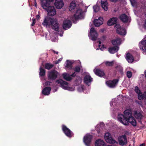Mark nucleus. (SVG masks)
Returning <instances> with one entry per match:
<instances>
[{"label": "nucleus", "mask_w": 146, "mask_h": 146, "mask_svg": "<svg viewBox=\"0 0 146 146\" xmlns=\"http://www.w3.org/2000/svg\"><path fill=\"white\" fill-rule=\"evenodd\" d=\"M54 5L57 9H60L63 6L64 3L62 0H55Z\"/></svg>", "instance_id": "nucleus-16"}, {"label": "nucleus", "mask_w": 146, "mask_h": 146, "mask_svg": "<svg viewBox=\"0 0 146 146\" xmlns=\"http://www.w3.org/2000/svg\"><path fill=\"white\" fill-rule=\"evenodd\" d=\"M93 8L95 12H98L99 9V7L98 6L94 5L93 6Z\"/></svg>", "instance_id": "nucleus-39"}, {"label": "nucleus", "mask_w": 146, "mask_h": 146, "mask_svg": "<svg viewBox=\"0 0 146 146\" xmlns=\"http://www.w3.org/2000/svg\"><path fill=\"white\" fill-rule=\"evenodd\" d=\"M115 25L114 26V28L117 29V30H118V28H120V27H121L120 26V25L119 24H115Z\"/></svg>", "instance_id": "nucleus-43"}, {"label": "nucleus", "mask_w": 146, "mask_h": 146, "mask_svg": "<svg viewBox=\"0 0 146 146\" xmlns=\"http://www.w3.org/2000/svg\"><path fill=\"white\" fill-rule=\"evenodd\" d=\"M119 18L123 23H127L128 21V17L125 14H122L120 15Z\"/></svg>", "instance_id": "nucleus-20"}, {"label": "nucleus", "mask_w": 146, "mask_h": 146, "mask_svg": "<svg viewBox=\"0 0 146 146\" xmlns=\"http://www.w3.org/2000/svg\"><path fill=\"white\" fill-rule=\"evenodd\" d=\"M104 45H102V48H103V47H104Z\"/></svg>", "instance_id": "nucleus-58"}, {"label": "nucleus", "mask_w": 146, "mask_h": 146, "mask_svg": "<svg viewBox=\"0 0 146 146\" xmlns=\"http://www.w3.org/2000/svg\"><path fill=\"white\" fill-rule=\"evenodd\" d=\"M74 70L75 72H79L80 70V66H75L74 68Z\"/></svg>", "instance_id": "nucleus-38"}, {"label": "nucleus", "mask_w": 146, "mask_h": 146, "mask_svg": "<svg viewBox=\"0 0 146 146\" xmlns=\"http://www.w3.org/2000/svg\"><path fill=\"white\" fill-rule=\"evenodd\" d=\"M40 4L42 8L45 10L51 6L50 3L47 0H40Z\"/></svg>", "instance_id": "nucleus-10"}, {"label": "nucleus", "mask_w": 146, "mask_h": 146, "mask_svg": "<svg viewBox=\"0 0 146 146\" xmlns=\"http://www.w3.org/2000/svg\"><path fill=\"white\" fill-rule=\"evenodd\" d=\"M95 73L96 75L100 77H103L105 75L104 71L99 69H96Z\"/></svg>", "instance_id": "nucleus-27"}, {"label": "nucleus", "mask_w": 146, "mask_h": 146, "mask_svg": "<svg viewBox=\"0 0 146 146\" xmlns=\"http://www.w3.org/2000/svg\"><path fill=\"white\" fill-rule=\"evenodd\" d=\"M40 15H37L36 16V18L37 19H38L40 18Z\"/></svg>", "instance_id": "nucleus-48"}, {"label": "nucleus", "mask_w": 146, "mask_h": 146, "mask_svg": "<svg viewBox=\"0 0 146 146\" xmlns=\"http://www.w3.org/2000/svg\"><path fill=\"white\" fill-rule=\"evenodd\" d=\"M51 88L50 87H46L44 88L42 91V93L44 95H48L50 93Z\"/></svg>", "instance_id": "nucleus-25"}, {"label": "nucleus", "mask_w": 146, "mask_h": 146, "mask_svg": "<svg viewBox=\"0 0 146 146\" xmlns=\"http://www.w3.org/2000/svg\"><path fill=\"white\" fill-rule=\"evenodd\" d=\"M129 146H130V145H129Z\"/></svg>", "instance_id": "nucleus-59"}, {"label": "nucleus", "mask_w": 146, "mask_h": 146, "mask_svg": "<svg viewBox=\"0 0 146 146\" xmlns=\"http://www.w3.org/2000/svg\"><path fill=\"white\" fill-rule=\"evenodd\" d=\"M110 1L112 2H116L118 0H110Z\"/></svg>", "instance_id": "nucleus-51"}, {"label": "nucleus", "mask_w": 146, "mask_h": 146, "mask_svg": "<svg viewBox=\"0 0 146 146\" xmlns=\"http://www.w3.org/2000/svg\"><path fill=\"white\" fill-rule=\"evenodd\" d=\"M51 25L53 29L56 31H58L59 29L60 25L58 23L57 20L54 19L53 23Z\"/></svg>", "instance_id": "nucleus-15"}, {"label": "nucleus", "mask_w": 146, "mask_h": 146, "mask_svg": "<svg viewBox=\"0 0 146 146\" xmlns=\"http://www.w3.org/2000/svg\"><path fill=\"white\" fill-rule=\"evenodd\" d=\"M40 72L39 75L40 76H43L45 75L46 70L43 68L41 66H40L39 68Z\"/></svg>", "instance_id": "nucleus-33"}, {"label": "nucleus", "mask_w": 146, "mask_h": 146, "mask_svg": "<svg viewBox=\"0 0 146 146\" xmlns=\"http://www.w3.org/2000/svg\"><path fill=\"white\" fill-rule=\"evenodd\" d=\"M62 76L63 78L66 81H70L72 79V78L69 76V74L66 73L63 74Z\"/></svg>", "instance_id": "nucleus-32"}, {"label": "nucleus", "mask_w": 146, "mask_h": 146, "mask_svg": "<svg viewBox=\"0 0 146 146\" xmlns=\"http://www.w3.org/2000/svg\"><path fill=\"white\" fill-rule=\"evenodd\" d=\"M93 136L87 134L84 137L83 141L85 145L87 146H90Z\"/></svg>", "instance_id": "nucleus-5"}, {"label": "nucleus", "mask_w": 146, "mask_h": 146, "mask_svg": "<svg viewBox=\"0 0 146 146\" xmlns=\"http://www.w3.org/2000/svg\"><path fill=\"white\" fill-rule=\"evenodd\" d=\"M135 92L137 94L141 92L140 90H139V88L137 86L135 87Z\"/></svg>", "instance_id": "nucleus-41"}, {"label": "nucleus", "mask_w": 146, "mask_h": 146, "mask_svg": "<svg viewBox=\"0 0 146 146\" xmlns=\"http://www.w3.org/2000/svg\"><path fill=\"white\" fill-rule=\"evenodd\" d=\"M45 10L47 12L49 16H53L56 14L55 8L53 6H50Z\"/></svg>", "instance_id": "nucleus-8"}, {"label": "nucleus", "mask_w": 146, "mask_h": 146, "mask_svg": "<svg viewBox=\"0 0 146 146\" xmlns=\"http://www.w3.org/2000/svg\"><path fill=\"white\" fill-rule=\"evenodd\" d=\"M139 146H145V144L143 143L142 144H141Z\"/></svg>", "instance_id": "nucleus-54"}, {"label": "nucleus", "mask_w": 146, "mask_h": 146, "mask_svg": "<svg viewBox=\"0 0 146 146\" xmlns=\"http://www.w3.org/2000/svg\"><path fill=\"white\" fill-rule=\"evenodd\" d=\"M76 76V74H75V73L74 72L70 75V76L75 77Z\"/></svg>", "instance_id": "nucleus-46"}, {"label": "nucleus", "mask_w": 146, "mask_h": 146, "mask_svg": "<svg viewBox=\"0 0 146 146\" xmlns=\"http://www.w3.org/2000/svg\"><path fill=\"white\" fill-rule=\"evenodd\" d=\"M92 81V78L90 75H87L85 76L84 78V82L86 84L89 86L90 84Z\"/></svg>", "instance_id": "nucleus-19"}, {"label": "nucleus", "mask_w": 146, "mask_h": 146, "mask_svg": "<svg viewBox=\"0 0 146 146\" xmlns=\"http://www.w3.org/2000/svg\"><path fill=\"white\" fill-rule=\"evenodd\" d=\"M66 62L67 63L65 66L66 67L68 68H69L70 69H72V64L71 62L68 60H67Z\"/></svg>", "instance_id": "nucleus-35"}, {"label": "nucleus", "mask_w": 146, "mask_h": 146, "mask_svg": "<svg viewBox=\"0 0 146 146\" xmlns=\"http://www.w3.org/2000/svg\"><path fill=\"white\" fill-rule=\"evenodd\" d=\"M101 6L103 9L106 11L108 10V3L107 0H101Z\"/></svg>", "instance_id": "nucleus-24"}, {"label": "nucleus", "mask_w": 146, "mask_h": 146, "mask_svg": "<svg viewBox=\"0 0 146 146\" xmlns=\"http://www.w3.org/2000/svg\"><path fill=\"white\" fill-rule=\"evenodd\" d=\"M59 63V62H58V60H56L55 61V64H58Z\"/></svg>", "instance_id": "nucleus-53"}, {"label": "nucleus", "mask_w": 146, "mask_h": 146, "mask_svg": "<svg viewBox=\"0 0 146 146\" xmlns=\"http://www.w3.org/2000/svg\"><path fill=\"white\" fill-rule=\"evenodd\" d=\"M135 117L137 119H141L143 117V115L140 112L137 111H134Z\"/></svg>", "instance_id": "nucleus-29"}, {"label": "nucleus", "mask_w": 146, "mask_h": 146, "mask_svg": "<svg viewBox=\"0 0 146 146\" xmlns=\"http://www.w3.org/2000/svg\"><path fill=\"white\" fill-rule=\"evenodd\" d=\"M35 1H36V0H35Z\"/></svg>", "instance_id": "nucleus-60"}, {"label": "nucleus", "mask_w": 146, "mask_h": 146, "mask_svg": "<svg viewBox=\"0 0 146 146\" xmlns=\"http://www.w3.org/2000/svg\"><path fill=\"white\" fill-rule=\"evenodd\" d=\"M144 26L145 27H146V20L145 21V24H144Z\"/></svg>", "instance_id": "nucleus-55"}, {"label": "nucleus", "mask_w": 146, "mask_h": 146, "mask_svg": "<svg viewBox=\"0 0 146 146\" xmlns=\"http://www.w3.org/2000/svg\"><path fill=\"white\" fill-rule=\"evenodd\" d=\"M90 33L92 40L93 41L95 40L98 36V34L94 28L92 27L91 28L90 30Z\"/></svg>", "instance_id": "nucleus-14"}, {"label": "nucleus", "mask_w": 146, "mask_h": 146, "mask_svg": "<svg viewBox=\"0 0 146 146\" xmlns=\"http://www.w3.org/2000/svg\"><path fill=\"white\" fill-rule=\"evenodd\" d=\"M131 5L133 6H135L136 4V2L135 0H130Z\"/></svg>", "instance_id": "nucleus-42"}, {"label": "nucleus", "mask_w": 146, "mask_h": 146, "mask_svg": "<svg viewBox=\"0 0 146 146\" xmlns=\"http://www.w3.org/2000/svg\"><path fill=\"white\" fill-rule=\"evenodd\" d=\"M72 25V22L70 20H66L64 21L62 27L64 29L66 30L70 28L71 27Z\"/></svg>", "instance_id": "nucleus-12"}, {"label": "nucleus", "mask_w": 146, "mask_h": 146, "mask_svg": "<svg viewBox=\"0 0 146 146\" xmlns=\"http://www.w3.org/2000/svg\"><path fill=\"white\" fill-rule=\"evenodd\" d=\"M103 18L101 17H99L98 19H95L94 21V23L96 27H98L102 24Z\"/></svg>", "instance_id": "nucleus-17"}, {"label": "nucleus", "mask_w": 146, "mask_h": 146, "mask_svg": "<svg viewBox=\"0 0 146 146\" xmlns=\"http://www.w3.org/2000/svg\"><path fill=\"white\" fill-rule=\"evenodd\" d=\"M119 49V47L117 46H114L110 47L108 48L109 52L111 54H114L117 52Z\"/></svg>", "instance_id": "nucleus-22"}, {"label": "nucleus", "mask_w": 146, "mask_h": 146, "mask_svg": "<svg viewBox=\"0 0 146 146\" xmlns=\"http://www.w3.org/2000/svg\"><path fill=\"white\" fill-rule=\"evenodd\" d=\"M114 64V62L113 61L111 62L106 61L105 62V64L107 66H113Z\"/></svg>", "instance_id": "nucleus-37"}, {"label": "nucleus", "mask_w": 146, "mask_h": 146, "mask_svg": "<svg viewBox=\"0 0 146 146\" xmlns=\"http://www.w3.org/2000/svg\"><path fill=\"white\" fill-rule=\"evenodd\" d=\"M54 19L51 18L49 17H46L45 18L42 24L44 26H50L52 24Z\"/></svg>", "instance_id": "nucleus-7"}, {"label": "nucleus", "mask_w": 146, "mask_h": 146, "mask_svg": "<svg viewBox=\"0 0 146 146\" xmlns=\"http://www.w3.org/2000/svg\"><path fill=\"white\" fill-rule=\"evenodd\" d=\"M118 141L120 145L123 146L127 143V139L125 135H123L118 137Z\"/></svg>", "instance_id": "nucleus-11"}, {"label": "nucleus", "mask_w": 146, "mask_h": 146, "mask_svg": "<svg viewBox=\"0 0 146 146\" xmlns=\"http://www.w3.org/2000/svg\"><path fill=\"white\" fill-rule=\"evenodd\" d=\"M116 70L120 73H122L123 71L122 67L119 65H117L115 67Z\"/></svg>", "instance_id": "nucleus-36"}, {"label": "nucleus", "mask_w": 146, "mask_h": 146, "mask_svg": "<svg viewBox=\"0 0 146 146\" xmlns=\"http://www.w3.org/2000/svg\"><path fill=\"white\" fill-rule=\"evenodd\" d=\"M139 45L140 49H142L144 52L146 51V40L139 42Z\"/></svg>", "instance_id": "nucleus-23"}, {"label": "nucleus", "mask_w": 146, "mask_h": 146, "mask_svg": "<svg viewBox=\"0 0 146 146\" xmlns=\"http://www.w3.org/2000/svg\"><path fill=\"white\" fill-rule=\"evenodd\" d=\"M62 127V130L66 136L69 138H70L73 135L72 132L66 125H63Z\"/></svg>", "instance_id": "nucleus-4"}, {"label": "nucleus", "mask_w": 146, "mask_h": 146, "mask_svg": "<svg viewBox=\"0 0 146 146\" xmlns=\"http://www.w3.org/2000/svg\"><path fill=\"white\" fill-rule=\"evenodd\" d=\"M62 58H59L58 60V62H61L62 61Z\"/></svg>", "instance_id": "nucleus-50"}, {"label": "nucleus", "mask_w": 146, "mask_h": 146, "mask_svg": "<svg viewBox=\"0 0 146 146\" xmlns=\"http://www.w3.org/2000/svg\"><path fill=\"white\" fill-rule=\"evenodd\" d=\"M37 5L36 1H35V2H34V6L35 7H36Z\"/></svg>", "instance_id": "nucleus-49"}, {"label": "nucleus", "mask_w": 146, "mask_h": 146, "mask_svg": "<svg viewBox=\"0 0 146 146\" xmlns=\"http://www.w3.org/2000/svg\"><path fill=\"white\" fill-rule=\"evenodd\" d=\"M146 96V92H145L143 94L142 93L140 92L138 94V98L139 100H141L144 99Z\"/></svg>", "instance_id": "nucleus-31"}, {"label": "nucleus", "mask_w": 146, "mask_h": 146, "mask_svg": "<svg viewBox=\"0 0 146 146\" xmlns=\"http://www.w3.org/2000/svg\"><path fill=\"white\" fill-rule=\"evenodd\" d=\"M53 52L54 54H58V52L57 51H56L54 50H53Z\"/></svg>", "instance_id": "nucleus-47"}, {"label": "nucleus", "mask_w": 146, "mask_h": 146, "mask_svg": "<svg viewBox=\"0 0 146 146\" xmlns=\"http://www.w3.org/2000/svg\"><path fill=\"white\" fill-rule=\"evenodd\" d=\"M145 76L146 77V71L145 72Z\"/></svg>", "instance_id": "nucleus-57"}, {"label": "nucleus", "mask_w": 146, "mask_h": 146, "mask_svg": "<svg viewBox=\"0 0 146 146\" xmlns=\"http://www.w3.org/2000/svg\"><path fill=\"white\" fill-rule=\"evenodd\" d=\"M58 74V72L54 70L48 72V80H55L57 78Z\"/></svg>", "instance_id": "nucleus-3"}, {"label": "nucleus", "mask_w": 146, "mask_h": 146, "mask_svg": "<svg viewBox=\"0 0 146 146\" xmlns=\"http://www.w3.org/2000/svg\"><path fill=\"white\" fill-rule=\"evenodd\" d=\"M119 81L118 79H114L112 80H109L107 81L106 83L109 87L111 88L115 87Z\"/></svg>", "instance_id": "nucleus-9"}, {"label": "nucleus", "mask_w": 146, "mask_h": 146, "mask_svg": "<svg viewBox=\"0 0 146 146\" xmlns=\"http://www.w3.org/2000/svg\"><path fill=\"white\" fill-rule=\"evenodd\" d=\"M104 138L107 143L113 144L116 142V141L112 137L111 134L109 132L105 133Z\"/></svg>", "instance_id": "nucleus-6"}, {"label": "nucleus", "mask_w": 146, "mask_h": 146, "mask_svg": "<svg viewBox=\"0 0 146 146\" xmlns=\"http://www.w3.org/2000/svg\"><path fill=\"white\" fill-rule=\"evenodd\" d=\"M56 82L58 84H60V86L62 88L64 89H66L67 87V86L68 84L67 82L63 81L61 79H59L56 81Z\"/></svg>", "instance_id": "nucleus-13"}, {"label": "nucleus", "mask_w": 146, "mask_h": 146, "mask_svg": "<svg viewBox=\"0 0 146 146\" xmlns=\"http://www.w3.org/2000/svg\"><path fill=\"white\" fill-rule=\"evenodd\" d=\"M98 43H99V44H101V41H98Z\"/></svg>", "instance_id": "nucleus-56"}, {"label": "nucleus", "mask_w": 146, "mask_h": 146, "mask_svg": "<svg viewBox=\"0 0 146 146\" xmlns=\"http://www.w3.org/2000/svg\"><path fill=\"white\" fill-rule=\"evenodd\" d=\"M117 32L118 34L122 35H125L126 33L125 29L122 27H120V28H118V30H117Z\"/></svg>", "instance_id": "nucleus-28"}, {"label": "nucleus", "mask_w": 146, "mask_h": 146, "mask_svg": "<svg viewBox=\"0 0 146 146\" xmlns=\"http://www.w3.org/2000/svg\"><path fill=\"white\" fill-rule=\"evenodd\" d=\"M124 115L119 114L118 115V120L125 125H127L128 122L133 126H136L137 123L135 119L132 116L131 114L128 110H125L124 112Z\"/></svg>", "instance_id": "nucleus-1"}, {"label": "nucleus", "mask_w": 146, "mask_h": 146, "mask_svg": "<svg viewBox=\"0 0 146 146\" xmlns=\"http://www.w3.org/2000/svg\"><path fill=\"white\" fill-rule=\"evenodd\" d=\"M111 42L113 45L119 46L121 43V39L119 38H116L112 40Z\"/></svg>", "instance_id": "nucleus-26"}, {"label": "nucleus", "mask_w": 146, "mask_h": 146, "mask_svg": "<svg viewBox=\"0 0 146 146\" xmlns=\"http://www.w3.org/2000/svg\"><path fill=\"white\" fill-rule=\"evenodd\" d=\"M144 99V102H145V104L146 105V96H145V97Z\"/></svg>", "instance_id": "nucleus-52"}, {"label": "nucleus", "mask_w": 146, "mask_h": 146, "mask_svg": "<svg viewBox=\"0 0 146 146\" xmlns=\"http://www.w3.org/2000/svg\"><path fill=\"white\" fill-rule=\"evenodd\" d=\"M127 76L129 78H130L132 76V73L131 71H128L127 72Z\"/></svg>", "instance_id": "nucleus-40"}, {"label": "nucleus", "mask_w": 146, "mask_h": 146, "mask_svg": "<svg viewBox=\"0 0 146 146\" xmlns=\"http://www.w3.org/2000/svg\"><path fill=\"white\" fill-rule=\"evenodd\" d=\"M51 83V82L49 81H46L45 83L44 84L45 86H49L50 85Z\"/></svg>", "instance_id": "nucleus-45"}, {"label": "nucleus", "mask_w": 146, "mask_h": 146, "mask_svg": "<svg viewBox=\"0 0 146 146\" xmlns=\"http://www.w3.org/2000/svg\"><path fill=\"white\" fill-rule=\"evenodd\" d=\"M76 3L72 1L70 4L69 7V10L71 12H73L76 11L74 15L72 18V20L73 23H76L77 21L79 19H81L82 18L83 12L80 8H76Z\"/></svg>", "instance_id": "nucleus-2"}, {"label": "nucleus", "mask_w": 146, "mask_h": 146, "mask_svg": "<svg viewBox=\"0 0 146 146\" xmlns=\"http://www.w3.org/2000/svg\"><path fill=\"white\" fill-rule=\"evenodd\" d=\"M96 146H105L104 142L101 139H98L95 142Z\"/></svg>", "instance_id": "nucleus-30"}, {"label": "nucleus", "mask_w": 146, "mask_h": 146, "mask_svg": "<svg viewBox=\"0 0 146 146\" xmlns=\"http://www.w3.org/2000/svg\"><path fill=\"white\" fill-rule=\"evenodd\" d=\"M117 17H113L110 19L107 22V24L109 26H111L117 23Z\"/></svg>", "instance_id": "nucleus-21"}, {"label": "nucleus", "mask_w": 146, "mask_h": 146, "mask_svg": "<svg viewBox=\"0 0 146 146\" xmlns=\"http://www.w3.org/2000/svg\"><path fill=\"white\" fill-rule=\"evenodd\" d=\"M54 65L50 63H46L45 64V68L47 70H49L51 69L53 66Z\"/></svg>", "instance_id": "nucleus-34"}, {"label": "nucleus", "mask_w": 146, "mask_h": 146, "mask_svg": "<svg viewBox=\"0 0 146 146\" xmlns=\"http://www.w3.org/2000/svg\"><path fill=\"white\" fill-rule=\"evenodd\" d=\"M32 21H33V22L31 25L32 26H33L35 25L36 23V19H32Z\"/></svg>", "instance_id": "nucleus-44"}, {"label": "nucleus", "mask_w": 146, "mask_h": 146, "mask_svg": "<svg viewBox=\"0 0 146 146\" xmlns=\"http://www.w3.org/2000/svg\"><path fill=\"white\" fill-rule=\"evenodd\" d=\"M125 58L129 63H132L134 60V58L132 55L129 52H127L126 53Z\"/></svg>", "instance_id": "nucleus-18"}]
</instances>
